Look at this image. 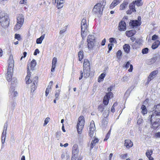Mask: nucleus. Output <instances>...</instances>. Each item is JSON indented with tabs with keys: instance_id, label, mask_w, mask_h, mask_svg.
Segmentation results:
<instances>
[{
	"instance_id": "nucleus-56",
	"label": "nucleus",
	"mask_w": 160,
	"mask_h": 160,
	"mask_svg": "<svg viewBox=\"0 0 160 160\" xmlns=\"http://www.w3.org/2000/svg\"><path fill=\"white\" fill-rule=\"evenodd\" d=\"M143 121V120L142 118H139V119H138L137 121V123L138 125L142 123Z\"/></svg>"
},
{
	"instance_id": "nucleus-36",
	"label": "nucleus",
	"mask_w": 160,
	"mask_h": 160,
	"mask_svg": "<svg viewBox=\"0 0 160 160\" xmlns=\"http://www.w3.org/2000/svg\"><path fill=\"white\" fill-rule=\"evenodd\" d=\"M142 113L143 115L147 113V109L144 105H142L141 107Z\"/></svg>"
},
{
	"instance_id": "nucleus-1",
	"label": "nucleus",
	"mask_w": 160,
	"mask_h": 160,
	"mask_svg": "<svg viewBox=\"0 0 160 160\" xmlns=\"http://www.w3.org/2000/svg\"><path fill=\"white\" fill-rule=\"evenodd\" d=\"M148 120L152 124V128L156 129L160 125V112L157 110L153 112L152 114L148 117Z\"/></svg>"
},
{
	"instance_id": "nucleus-44",
	"label": "nucleus",
	"mask_w": 160,
	"mask_h": 160,
	"mask_svg": "<svg viewBox=\"0 0 160 160\" xmlns=\"http://www.w3.org/2000/svg\"><path fill=\"white\" fill-rule=\"evenodd\" d=\"M60 90H58V92H56L55 94V97L56 99H58V97H59L60 94Z\"/></svg>"
},
{
	"instance_id": "nucleus-40",
	"label": "nucleus",
	"mask_w": 160,
	"mask_h": 160,
	"mask_svg": "<svg viewBox=\"0 0 160 160\" xmlns=\"http://www.w3.org/2000/svg\"><path fill=\"white\" fill-rule=\"evenodd\" d=\"M135 2H133L132 3H131L129 6V9H135Z\"/></svg>"
},
{
	"instance_id": "nucleus-9",
	"label": "nucleus",
	"mask_w": 160,
	"mask_h": 160,
	"mask_svg": "<svg viewBox=\"0 0 160 160\" xmlns=\"http://www.w3.org/2000/svg\"><path fill=\"white\" fill-rule=\"evenodd\" d=\"M87 25L86 20L85 18H83L81 22V29L82 32H87Z\"/></svg>"
},
{
	"instance_id": "nucleus-19",
	"label": "nucleus",
	"mask_w": 160,
	"mask_h": 160,
	"mask_svg": "<svg viewBox=\"0 0 160 160\" xmlns=\"http://www.w3.org/2000/svg\"><path fill=\"white\" fill-rule=\"evenodd\" d=\"M90 41L96 42V38L94 35H90L88 36L87 42H89Z\"/></svg>"
},
{
	"instance_id": "nucleus-14",
	"label": "nucleus",
	"mask_w": 160,
	"mask_h": 160,
	"mask_svg": "<svg viewBox=\"0 0 160 160\" xmlns=\"http://www.w3.org/2000/svg\"><path fill=\"white\" fill-rule=\"evenodd\" d=\"M57 58L56 57H54L52 61V67L51 71L52 72H53L55 71V68L56 67V65L57 63Z\"/></svg>"
},
{
	"instance_id": "nucleus-10",
	"label": "nucleus",
	"mask_w": 160,
	"mask_h": 160,
	"mask_svg": "<svg viewBox=\"0 0 160 160\" xmlns=\"http://www.w3.org/2000/svg\"><path fill=\"white\" fill-rule=\"evenodd\" d=\"M158 72L157 70H155L151 72L148 77V82H149L153 79L155 77V75Z\"/></svg>"
},
{
	"instance_id": "nucleus-32",
	"label": "nucleus",
	"mask_w": 160,
	"mask_h": 160,
	"mask_svg": "<svg viewBox=\"0 0 160 160\" xmlns=\"http://www.w3.org/2000/svg\"><path fill=\"white\" fill-rule=\"evenodd\" d=\"M36 65V60L33 59L31 62L30 64V69L32 70H34V68Z\"/></svg>"
},
{
	"instance_id": "nucleus-18",
	"label": "nucleus",
	"mask_w": 160,
	"mask_h": 160,
	"mask_svg": "<svg viewBox=\"0 0 160 160\" xmlns=\"http://www.w3.org/2000/svg\"><path fill=\"white\" fill-rule=\"evenodd\" d=\"M10 92L11 93V96L12 97H15L18 95V92L14 91L13 87H11L10 89Z\"/></svg>"
},
{
	"instance_id": "nucleus-21",
	"label": "nucleus",
	"mask_w": 160,
	"mask_h": 160,
	"mask_svg": "<svg viewBox=\"0 0 160 160\" xmlns=\"http://www.w3.org/2000/svg\"><path fill=\"white\" fill-rule=\"evenodd\" d=\"M84 77L85 78L88 77L90 74V68H83Z\"/></svg>"
},
{
	"instance_id": "nucleus-61",
	"label": "nucleus",
	"mask_w": 160,
	"mask_h": 160,
	"mask_svg": "<svg viewBox=\"0 0 160 160\" xmlns=\"http://www.w3.org/2000/svg\"><path fill=\"white\" fill-rule=\"evenodd\" d=\"M6 132L3 131L2 133V134L1 138H4V137L6 138Z\"/></svg>"
},
{
	"instance_id": "nucleus-13",
	"label": "nucleus",
	"mask_w": 160,
	"mask_h": 160,
	"mask_svg": "<svg viewBox=\"0 0 160 160\" xmlns=\"http://www.w3.org/2000/svg\"><path fill=\"white\" fill-rule=\"evenodd\" d=\"M124 145L127 148L129 149L132 147L133 143L130 140L127 139L125 140Z\"/></svg>"
},
{
	"instance_id": "nucleus-38",
	"label": "nucleus",
	"mask_w": 160,
	"mask_h": 160,
	"mask_svg": "<svg viewBox=\"0 0 160 160\" xmlns=\"http://www.w3.org/2000/svg\"><path fill=\"white\" fill-rule=\"evenodd\" d=\"M51 89V87L50 85H48L45 91V96L47 97L49 94L50 91Z\"/></svg>"
},
{
	"instance_id": "nucleus-55",
	"label": "nucleus",
	"mask_w": 160,
	"mask_h": 160,
	"mask_svg": "<svg viewBox=\"0 0 160 160\" xmlns=\"http://www.w3.org/2000/svg\"><path fill=\"white\" fill-rule=\"evenodd\" d=\"M130 65L129 61H128L125 65V67L127 68H128Z\"/></svg>"
},
{
	"instance_id": "nucleus-59",
	"label": "nucleus",
	"mask_w": 160,
	"mask_h": 160,
	"mask_svg": "<svg viewBox=\"0 0 160 160\" xmlns=\"http://www.w3.org/2000/svg\"><path fill=\"white\" fill-rule=\"evenodd\" d=\"M128 80V77L127 76H124L122 78V80L123 81H126Z\"/></svg>"
},
{
	"instance_id": "nucleus-47",
	"label": "nucleus",
	"mask_w": 160,
	"mask_h": 160,
	"mask_svg": "<svg viewBox=\"0 0 160 160\" xmlns=\"http://www.w3.org/2000/svg\"><path fill=\"white\" fill-rule=\"evenodd\" d=\"M110 131H109L107 133L105 138L104 139V141H106L108 140V139L109 138L110 135Z\"/></svg>"
},
{
	"instance_id": "nucleus-20",
	"label": "nucleus",
	"mask_w": 160,
	"mask_h": 160,
	"mask_svg": "<svg viewBox=\"0 0 160 160\" xmlns=\"http://www.w3.org/2000/svg\"><path fill=\"white\" fill-rule=\"evenodd\" d=\"M152 153V151L151 150H147L146 154L147 157L148 158L149 160H154V159L151 156V155Z\"/></svg>"
},
{
	"instance_id": "nucleus-2",
	"label": "nucleus",
	"mask_w": 160,
	"mask_h": 160,
	"mask_svg": "<svg viewBox=\"0 0 160 160\" xmlns=\"http://www.w3.org/2000/svg\"><path fill=\"white\" fill-rule=\"evenodd\" d=\"M27 75L26 76L25 80L27 84H29L31 83V92H33L36 90L37 86V83L38 82V78L35 76L32 80H30L31 74L29 72V66L28 64L27 65Z\"/></svg>"
},
{
	"instance_id": "nucleus-31",
	"label": "nucleus",
	"mask_w": 160,
	"mask_h": 160,
	"mask_svg": "<svg viewBox=\"0 0 160 160\" xmlns=\"http://www.w3.org/2000/svg\"><path fill=\"white\" fill-rule=\"evenodd\" d=\"M45 36V34H43L39 38H38L36 40L37 44H41L43 39H44Z\"/></svg>"
},
{
	"instance_id": "nucleus-25",
	"label": "nucleus",
	"mask_w": 160,
	"mask_h": 160,
	"mask_svg": "<svg viewBox=\"0 0 160 160\" xmlns=\"http://www.w3.org/2000/svg\"><path fill=\"white\" fill-rule=\"evenodd\" d=\"M108 107L107 106L103 105V104L99 105L98 107V109L99 111L100 112H104L105 110L107 109Z\"/></svg>"
},
{
	"instance_id": "nucleus-53",
	"label": "nucleus",
	"mask_w": 160,
	"mask_h": 160,
	"mask_svg": "<svg viewBox=\"0 0 160 160\" xmlns=\"http://www.w3.org/2000/svg\"><path fill=\"white\" fill-rule=\"evenodd\" d=\"M66 31V28L65 27L62 30H61L59 34L61 35L64 32Z\"/></svg>"
},
{
	"instance_id": "nucleus-11",
	"label": "nucleus",
	"mask_w": 160,
	"mask_h": 160,
	"mask_svg": "<svg viewBox=\"0 0 160 160\" xmlns=\"http://www.w3.org/2000/svg\"><path fill=\"white\" fill-rule=\"evenodd\" d=\"M125 22L122 21H121L119 23L118 26V29L119 31H124L126 29Z\"/></svg>"
},
{
	"instance_id": "nucleus-62",
	"label": "nucleus",
	"mask_w": 160,
	"mask_h": 160,
	"mask_svg": "<svg viewBox=\"0 0 160 160\" xmlns=\"http://www.w3.org/2000/svg\"><path fill=\"white\" fill-rule=\"evenodd\" d=\"M130 68L128 69V71L130 72H132V70L133 69V67L132 64H131L130 65Z\"/></svg>"
},
{
	"instance_id": "nucleus-22",
	"label": "nucleus",
	"mask_w": 160,
	"mask_h": 160,
	"mask_svg": "<svg viewBox=\"0 0 160 160\" xmlns=\"http://www.w3.org/2000/svg\"><path fill=\"white\" fill-rule=\"evenodd\" d=\"M89 69L90 63L88 59H84L83 62V68Z\"/></svg>"
},
{
	"instance_id": "nucleus-29",
	"label": "nucleus",
	"mask_w": 160,
	"mask_h": 160,
	"mask_svg": "<svg viewBox=\"0 0 160 160\" xmlns=\"http://www.w3.org/2000/svg\"><path fill=\"white\" fill-rule=\"evenodd\" d=\"M119 3H120V2L116 0H114L110 4V8L111 9H112Z\"/></svg>"
},
{
	"instance_id": "nucleus-33",
	"label": "nucleus",
	"mask_w": 160,
	"mask_h": 160,
	"mask_svg": "<svg viewBox=\"0 0 160 160\" xmlns=\"http://www.w3.org/2000/svg\"><path fill=\"white\" fill-rule=\"evenodd\" d=\"M109 108H108L103 112L102 115L105 118H106L108 116L109 113Z\"/></svg>"
},
{
	"instance_id": "nucleus-4",
	"label": "nucleus",
	"mask_w": 160,
	"mask_h": 160,
	"mask_svg": "<svg viewBox=\"0 0 160 160\" xmlns=\"http://www.w3.org/2000/svg\"><path fill=\"white\" fill-rule=\"evenodd\" d=\"M0 22L2 27L5 28L9 25V21L8 15L4 12H1L0 17Z\"/></svg>"
},
{
	"instance_id": "nucleus-52",
	"label": "nucleus",
	"mask_w": 160,
	"mask_h": 160,
	"mask_svg": "<svg viewBox=\"0 0 160 160\" xmlns=\"http://www.w3.org/2000/svg\"><path fill=\"white\" fill-rule=\"evenodd\" d=\"M157 59L156 57H153L152 58L150 61L151 63L152 64L155 62L156 61Z\"/></svg>"
},
{
	"instance_id": "nucleus-46",
	"label": "nucleus",
	"mask_w": 160,
	"mask_h": 160,
	"mask_svg": "<svg viewBox=\"0 0 160 160\" xmlns=\"http://www.w3.org/2000/svg\"><path fill=\"white\" fill-rule=\"evenodd\" d=\"M122 51L120 50H119L117 53V58H120L122 55Z\"/></svg>"
},
{
	"instance_id": "nucleus-42",
	"label": "nucleus",
	"mask_w": 160,
	"mask_h": 160,
	"mask_svg": "<svg viewBox=\"0 0 160 160\" xmlns=\"http://www.w3.org/2000/svg\"><path fill=\"white\" fill-rule=\"evenodd\" d=\"M15 38L18 41H20L22 39L21 36L19 34H15Z\"/></svg>"
},
{
	"instance_id": "nucleus-63",
	"label": "nucleus",
	"mask_w": 160,
	"mask_h": 160,
	"mask_svg": "<svg viewBox=\"0 0 160 160\" xmlns=\"http://www.w3.org/2000/svg\"><path fill=\"white\" fill-rule=\"evenodd\" d=\"M39 51L38 49H36L34 53V55H36L38 53H39Z\"/></svg>"
},
{
	"instance_id": "nucleus-50",
	"label": "nucleus",
	"mask_w": 160,
	"mask_h": 160,
	"mask_svg": "<svg viewBox=\"0 0 160 160\" xmlns=\"http://www.w3.org/2000/svg\"><path fill=\"white\" fill-rule=\"evenodd\" d=\"M159 39L158 37L156 34H154L152 37V40H158Z\"/></svg>"
},
{
	"instance_id": "nucleus-60",
	"label": "nucleus",
	"mask_w": 160,
	"mask_h": 160,
	"mask_svg": "<svg viewBox=\"0 0 160 160\" xmlns=\"http://www.w3.org/2000/svg\"><path fill=\"white\" fill-rule=\"evenodd\" d=\"M112 44H109L108 45V50L109 51H110L112 48Z\"/></svg>"
},
{
	"instance_id": "nucleus-7",
	"label": "nucleus",
	"mask_w": 160,
	"mask_h": 160,
	"mask_svg": "<svg viewBox=\"0 0 160 160\" xmlns=\"http://www.w3.org/2000/svg\"><path fill=\"white\" fill-rule=\"evenodd\" d=\"M17 23L14 27V29L16 30L20 29L23 23L24 18L22 14H19L18 15L17 17Z\"/></svg>"
},
{
	"instance_id": "nucleus-48",
	"label": "nucleus",
	"mask_w": 160,
	"mask_h": 160,
	"mask_svg": "<svg viewBox=\"0 0 160 160\" xmlns=\"http://www.w3.org/2000/svg\"><path fill=\"white\" fill-rule=\"evenodd\" d=\"M49 119H50V118H47L45 119L44 121V122L43 124L44 126H45L48 124V122L49 121Z\"/></svg>"
},
{
	"instance_id": "nucleus-26",
	"label": "nucleus",
	"mask_w": 160,
	"mask_h": 160,
	"mask_svg": "<svg viewBox=\"0 0 160 160\" xmlns=\"http://www.w3.org/2000/svg\"><path fill=\"white\" fill-rule=\"evenodd\" d=\"M64 2V1L63 0H57V7L58 9L62 7Z\"/></svg>"
},
{
	"instance_id": "nucleus-28",
	"label": "nucleus",
	"mask_w": 160,
	"mask_h": 160,
	"mask_svg": "<svg viewBox=\"0 0 160 160\" xmlns=\"http://www.w3.org/2000/svg\"><path fill=\"white\" fill-rule=\"evenodd\" d=\"M95 127L94 122L92 120L91 121L89 126V131H95Z\"/></svg>"
},
{
	"instance_id": "nucleus-58",
	"label": "nucleus",
	"mask_w": 160,
	"mask_h": 160,
	"mask_svg": "<svg viewBox=\"0 0 160 160\" xmlns=\"http://www.w3.org/2000/svg\"><path fill=\"white\" fill-rule=\"evenodd\" d=\"M94 131H89V135L91 137H92L93 136Z\"/></svg>"
},
{
	"instance_id": "nucleus-24",
	"label": "nucleus",
	"mask_w": 160,
	"mask_h": 160,
	"mask_svg": "<svg viewBox=\"0 0 160 160\" xmlns=\"http://www.w3.org/2000/svg\"><path fill=\"white\" fill-rule=\"evenodd\" d=\"M160 42L158 40L156 41L153 42L152 45V48L153 49H155L157 48L159 45Z\"/></svg>"
},
{
	"instance_id": "nucleus-34",
	"label": "nucleus",
	"mask_w": 160,
	"mask_h": 160,
	"mask_svg": "<svg viewBox=\"0 0 160 160\" xmlns=\"http://www.w3.org/2000/svg\"><path fill=\"white\" fill-rule=\"evenodd\" d=\"M99 140L98 138H95L93 140H92L91 143V148L92 149L95 146L96 143H98Z\"/></svg>"
},
{
	"instance_id": "nucleus-8",
	"label": "nucleus",
	"mask_w": 160,
	"mask_h": 160,
	"mask_svg": "<svg viewBox=\"0 0 160 160\" xmlns=\"http://www.w3.org/2000/svg\"><path fill=\"white\" fill-rule=\"evenodd\" d=\"M112 97V93L111 92L106 93V95L104 97L103 100V105H107L108 103L109 99Z\"/></svg>"
},
{
	"instance_id": "nucleus-16",
	"label": "nucleus",
	"mask_w": 160,
	"mask_h": 160,
	"mask_svg": "<svg viewBox=\"0 0 160 160\" xmlns=\"http://www.w3.org/2000/svg\"><path fill=\"white\" fill-rule=\"evenodd\" d=\"M136 33V31L134 30L127 31L126 32V35L128 37H131Z\"/></svg>"
},
{
	"instance_id": "nucleus-49",
	"label": "nucleus",
	"mask_w": 160,
	"mask_h": 160,
	"mask_svg": "<svg viewBox=\"0 0 160 160\" xmlns=\"http://www.w3.org/2000/svg\"><path fill=\"white\" fill-rule=\"evenodd\" d=\"M87 32H81V35L83 39H84L86 35Z\"/></svg>"
},
{
	"instance_id": "nucleus-30",
	"label": "nucleus",
	"mask_w": 160,
	"mask_h": 160,
	"mask_svg": "<svg viewBox=\"0 0 160 160\" xmlns=\"http://www.w3.org/2000/svg\"><path fill=\"white\" fill-rule=\"evenodd\" d=\"M131 23V26L133 27H136L141 25V22L137 20H133Z\"/></svg>"
},
{
	"instance_id": "nucleus-35",
	"label": "nucleus",
	"mask_w": 160,
	"mask_h": 160,
	"mask_svg": "<svg viewBox=\"0 0 160 160\" xmlns=\"http://www.w3.org/2000/svg\"><path fill=\"white\" fill-rule=\"evenodd\" d=\"M78 56L79 57V60L80 61H81L83 58V52L82 50H81L78 53Z\"/></svg>"
},
{
	"instance_id": "nucleus-57",
	"label": "nucleus",
	"mask_w": 160,
	"mask_h": 160,
	"mask_svg": "<svg viewBox=\"0 0 160 160\" xmlns=\"http://www.w3.org/2000/svg\"><path fill=\"white\" fill-rule=\"evenodd\" d=\"M127 153L124 154H122L120 156V157L122 159H125L127 157Z\"/></svg>"
},
{
	"instance_id": "nucleus-37",
	"label": "nucleus",
	"mask_w": 160,
	"mask_h": 160,
	"mask_svg": "<svg viewBox=\"0 0 160 160\" xmlns=\"http://www.w3.org/2000/svg\"><path fill=\"white\" fill-rule=\"evenodd\" d=\"M108 124V122L106 120V118L103 119L102 122V126L105 127Z\"/></svg>"
},
{
	"instance_id": "nucleus-39",
	"label": "nucleus",
	"mask_w": 160,
	"mask_h": 160,
	"mask_svg": "<svg viewBox=\"0 0 160 160\" xmlns=\"http://www.w3.org/2000/svg\"><path fill=\"white\" fill-rule=\"evenodd\" d=\"M105 75L104 73H102L99 77V78L98 80V82H100L101 81H102L105 77Z\"/></svg>"
},
{
	"instance_id": "nucleus-15",
	"label": "nucleus",
	"mask_w": 160,
	"mask_h": 160,
	"mask_svg": "<svg viewBox=\"0 0 160 160\" xmlns=\"http://www.w3.org/2000/svg\"><path fill=\"white\" fill-rule=\"evenodd\" d=\"M79 152L78 146L77 144H74L72 148V152L73 155H77Z\"/></svg>"
},
{
	"instance_id": "nucleus-12",
	"label": "nucleus",
	"mask_w": 160,
	"mask_h": 160,
	"mask_svg": "<svg viewBox=\"0 0 160 160\" xmlns=\"http://www.w3.org/2000/svg\"><path fill=\"white\" fill-rule=\"evenodd\" d=\"M141 44V41L139 39H137L135 42L132 44V48L133 49H137L139 48Z\"/></svg>"
},
{
	"instance_id": "nucleus-3",
	"label": "nucleus",
	"mask_w": 160,
	"mask_h": 160,
	"mask_svg": "<svg viewBox=\"0 0 160 160\" xmlns=\"http://www.w3.org/2000/svg\"><path fill=\"white\" fill-rule=\"evenodd\" d=\"M8 68L6 75V78L8 82L11 81L14 67V61L12 59H9L8 61Z\"/></svg>"
},
{
	"instance_id": "nucleus-6",
	"label": "nucleus",
	"mask_w": 160,
	"mask_h": 160,
	"mask_svg": "<svg viewBox=\"0 0 160 160\" xmlns=\"http://www.w3.org/2000/svg\"><path fill=\"white\" fill-rule=\"evenodd\" d=\"M104 6L101 3L96 4L92 10V12L94 14L102 13L103 11Z\"/></svg>"
},
{
	"instance_id": "nucleus-17",
	"label": "nucleus",
	"mask_w": 160,
	"mask_h": 160,
	"mask_svg": "<svg viewBox=\"0 0 160 160\" xmlns=\"http://www.w3.org/2000/svg\"><path fill=\"white\" fill-rule=\"evenodd\" d=\"M88 42V48L89 50L90 51L92 50L93 49L94 47L95 46V42Z\"/></svg>"
},
{
	"instance_id": "nucleus-41",
	"label": "nucleus",
	"mask_w": 160,
	"mask_h": 160,
	"mask_svg": "<svg viewBox=\"0 0 160 160\" xmlns=\"http://www.w3.org/2000/svg\"><path fill=\"white\" fill-rule=\"evenodd\" d=\"M148 49L147 48H146L142 49V52L143 54H147L148 53Z\"/></svg>"
},
{
	"instance_id": "nucleus-45",
	"label": "nucleus",
	"mask_w": 160,
	"mask_h": 160,
	"mask_svg": "<svg viewBox=\"0 0 160 160\" xmlns=\"http://www.w3.org/2000/svg\"><path fill=\"white\" fill-rule=\"evenodd\" d=\"M109 42L111 43H116L117 41L115 38H111L109 39Z\"/></svg>"
},
{
	"instance_id": "nucleus-64",
	"label": "nucleus",
	"mask_w": 160,
	"mask_h": 160,
	"mask_svg": "<svg viewBox=\"0 0 160 160\" xmlns=\"http://www.w3.org/2000/svg\"><path fill=\"white\" fill-rule=\"evenodd\" d=\"M155 136L158 138H160V132H158L155 134Z\"/></svg>"
},
{
	"instance_id": "nucleus-51",
	"label": "nucleus",
	"mask_w": 160,
	"mask_h": 160,
	"mask_svg": "<svg viewBox=\"0 0 160 160\" xmlns=\"http://www.w3.org/2000/svg\"><path fill=\"white\" fill-rule=\"evenodd\" d=\"M154 108L156 109H157L158 112H160V103L157 105L154 106Z\"/></svg>"
},
{
	"instance_id": "nucleus-43",
	"label": "nucleus",
	"mask_w": 160,
	"mask_h": 160,
	"mask_svg": "<svg viewBox=\"0 0 160 160\" xmlns=\"http://www.w3.org/2000/svg\"><path fill=\"white\" fill-rule=\"evenodd\" d=\"M136 10L135 9H129L127 11V14H131L132 12H135Z\"/></svg>"
},
{
	"instance_id": "nucleus-23",
	"label": "nucleus",
	"mask_w": 160,
	"mask_h": 160,
	"mask_svg": "<svg viewBox=\"0 0 160 160\" xmlns=\"http://www.w3.org/2000/svg\"><path fill=\"white\" fill-rule=\"evenodd\" d=\"M128 4V1H124L120 6V10H123L124 9L127 7Z\"/></svg>"
},
{
	"instance_id": "nucleus-54",
	"label": "nucleus",
	"mask_w": 160,
	"mask_h": 160,
	"mask_svg": "<svg viewBox=\"0 0 160 160\" xmlns=\"http://www.w3.org/2000/svg\"><path fill=\"white\" fill-rule=\"evenodd\" d=\"M117 105V104L116 103H114L113 105V106H112V108H111V112H114L115 110V109H114V106L115 105Z\"/></svg>"
},
{
	"instance_id": "nucleus-5",
	"label": "nucleus",
	"mask_w": 160,
	"mask_h": 160,
	"mask_svg": "<svg viewBox=\"0 0 160 160\" xmlns=\"http://www.w3.org/2000/svg\"><path fill=\"white\" fill-rule=\"evenodd\" d=\"M84 120L82 116H80L78 119V122L77 124V128L78 133L80 134L84 125Z\"/></svg>"
},
{
	"instance_id": "nucleus-27",
	"label": "nucleus",
	"mask_w": 160,
	"mask_h": 160,
	"mask_svg": "<svg viewBox=\"0 0 160 160\" xmlns=\"http://www.w3.org/2000/svg\"><path fill=\"white\" fill-rule=\"evenodd\" d=\"M123 48L125 52L128 53L130 52V47L129 44H125L123 46Z\"/></svg>"
}]
</instances>
